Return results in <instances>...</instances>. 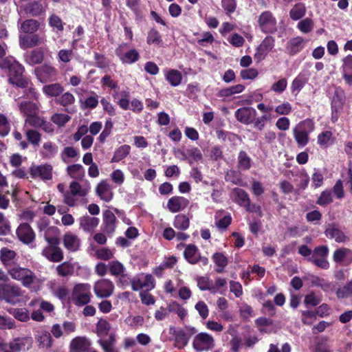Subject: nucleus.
Returning <instances> with one entry per match:
<instances>
[{"label":"nucleus","mask_w":352,"mask_h":352,"mask_svg":"<svg viewBox=\"0 0 352 352\" xmlns=\"http://www.w3.org/2000/svg\"><path fill=\"white\" fill-rule=\"evenodd\" d=\"M342 77L347 85L352 86V55L342 59Z\"/></svg>","instance_id":"a878e982"},{"label":"nucleus","mask_w":352,"mask_h":352,"mask_svg":"<svg viewBox=\"0 0 352 352\" xmlns=\"http://www.w3.org/2000/svg\"><path fill=\"white\" fill-rule=\"evenodd\" d=\"M275 45V39L272 36H267L256 49L254 55L256 63L263 60Z\"/></svg>","instance_id":"1a4fd4ad"},{"label":"nucleus","mask_w":352,"mask_h":352,"mask_svg":"<svg viewBox=\"0 0 352 352\" xmlns=\"http://www.w3.org/2000/svg\"><path fill=\"white\" fill-rule=\"evenodd\" d=\"M305 41L302 37L296 36L290 39L286 45V50L289 54L294 55L302 50Z\"/></svg>","instance_id":"2f4dec72"},{"label":"nucleus","mask_w":352,"mask_h":352,"mask_svg":"<svg viewBox=\"0 0 352 352\" xmlns=\"http://www.w3.org/2000/svg\"><path fill=\"white\" fill-rule=\"evenodd\" d=\"M317 142L321 147L329 146L333 142L332 133L329 131L322 132L318 135Z\"/></svg>","instance_id":"3c124183"},{"label":"nucleus","mask_w":352,"mask_h":352,"mask_svg":"<svg viewBox=\"0 0 352 352\" xmlns=\"http://www.w3.org/2000/svg\"><path fill=\"white\" fill-rule=\"evenodd\" d=\"M43 59V53L38 50L31 52L26 57L27 62L31 65L40 63Z\"/></svg>","instance_id":"052dcab7"},{"label":"nucleus","mask_w":352,"mask_h":352,"mask_svg":"<svg viewBox=\"0 0 352 352\" xmlns=\"http://www.w3.org/2000/svg\"><path fill=\"white\" fill-rule=\"evenodd\" d=\"M173 335L174 336L175 340L174 346L176 348L182 349L188 344L189 339L183 332V330H175L174 332L173 333Z\"/></svg>","instance_id":"79ce46f5"},{"label":"nucleus","mask_w":352,"mask_h":352,"mask_svg":"<svg viewBox=\"0 0 352 352\" xmlns=\"http://www.w3.org/2000/svg\"><path fill=\"white\" fill-rule=\"evenodd\" d=\"M232 196L241 206H246L249 203L248 195L243 189L235 188L232 191Z\"/></svg>","instance_id":"8fccbe9b"},{"label":"nucleus","mask_w":352,"mask_h":352,"mask_svg":"<svg viewBox=\"0 0 352 352\" xmlns=\"http://www.w3.org/2000/svg\"><path fill=\"white\" fill-rule=\"evenodd\" d=\"M33 338L31 336H23L14 338L8 343H0V349L3 352H21L32 348Z\"/></svg>","instance_id":"7ed1b4c3"},{"label":"nucleus","mask_w":352,"mask_h":352,"mask_svg":"<svg viewBox=\"0 0 352 352\" xmlns=\"http://www.w3.org/2000/svg\"><path fill=\"white\" fill-rule=\"evenodd\" d=\"M52 170L53 167L49 164L32 165L30 168V174L34 179L50 180L52 178Z\"/></svg>","instance_id":"6e6552de"},{"label":"nucleus","mask_w":352,"mask_h":352,"mask_svg":"<svg viewBox=\"0 0 352 352\" xmlns=\"http://www.w3.org/2000/svg\"><path fill=\"white\" fill-rule=\"evenodd\" d=\"M234 116L236 119L243 124H253L256 116V111L250 107H243L238 109Z\"/></svg>","instance_id":"ddd939ff"},{"label":"nucleus","mask_w":352,"mask_h":352,"mask_svg":"<svg viewBox=\"0 0 352 352\" xmlns=\"http://www.w3.org/2000/svg\"><path fill=\"white\" fill-rule=\"evenodd\" d=\"M258 23L264 33H273L277 30L276 19L270 11H265L259 15Z\"/></svg>","instance_id":"0eeeda50"},{"label":"nucleus","mask_w":352,"mask_h":352,"mask_svg":"<svg viewBox=\"0 0 352 352\" xmlns=\"http://www.w3.org/2000/svg\"><path fill=\"white\" fill-rule=\"evenodd\" d=\"M258 330L262 333H272L276 331L272 320L265 317H261L255 320Z\"/></svg>","instance_id":"cd10ccee"},{"label":"nucleus","mask_w":352,"mask_h":352,"mask_svg":"<svg viewBox=\"0 0 352 352\" xmlns=\"http://www.w3.org/2000/svg\"><path fill=\"white\" fill-rule=\"evenodd\" d=\"M245 90V86L238 84L227 88L222 89L219 92V96L222 98L230 97L234 94H241Z\"/></svg>","instance_id":"c03bdc74"},{"label":"nucleus","mask_w":352,"mask_h":352,"mask_svg":"<svg viewBox=\"0 0 352 352\" xmlns=\"http://www.w3.org/2000/svg\"><path fill=\"white\" fill-rule=\"evenodd\" d=\"M239 165L243 170H248L251 167V159L244 151H241L239 154Z\"/></svg>","instance_id":"338daca9"},{"label":"nucleus","mask_w":352,"mask_h":352,"mask_svg":"<svg viewBox=\"0 0 352 352\" xmlns=\"http://www.w3.org/2000/svg\"><path fill=\"white\" fill-rule=\"evenodd\" d=\"M314 27V22L311 18H305L297 24V28L303 34L311 32Z\"/></svg>","instance_id":"603ef678"},{"label":"nucleus","mask_w":352,"mask_h":352,"mask_svg":"<svg viewBox=\"0 0 352 352\" xmlns=\"http://www.w3.org/2000/svg\"><path fill=\"white\" fill-rule=\"evenodd\" d=\"M35 339L41 349H50L52 345V339L50 333L47 331H38Z\"/></svg>","instance_id":"e433bc0d"},{"label":"nucleus","mask_w":352,"mask_h":352,"mask_svg":"<svg viewBox=\"0 0 352 352\" xmlns=\"http://www.w3.org/2000/svg\"><path fill=\"white\" fill-rule=\"evenodd\" d=\"M70 119V116L65 113H55L51 117V120L60 127L63 126Z\"/></svg>","instance_id":"0e129e2a"},{"label":"nucleus","mask_w":352,"mask_h":352,"mask_svg":"<svg viewBox=\"0 0 352 352\" xmlns=\"http://www.w3.org/2000/svg\"><path fill=\"white\" fill-rule=\"evenodd\" d=\"M0 298L12 304L25 301V298L21 294L19 287H0Z\"/></svg>","instance_id":"9b49d317"},{"label":"nucleus","mask_w":352,"mask_h":352,"mask_svg":"<svg viewBox=\"0 0 352 352\" xmlns=\"http://www.w3.org/2000/svg\"><path fill=\"white\" fill-rule=\"evenodd\" d=\"M344 93L341 89H336L331 101V109L339 113L344 103Z\"/></svg>","instance_id":"c9c22d12"},{"label":"nucleus","mask_w":352,"mask_h":352,"mask_svg":"<svg viewBox=\"0 0 352 352\" xmlns=\"http://www.w3.org/2000/svg\"><path fill=\"white\" fill-rule=\"evenodd\" d=\"M58 152V146L54 142L47 141L43 143L41 151V156L43 159H52L54 157Z\"/></svg>","instance_id":"c756f323"},{"label":"nucleus","mask_w":352,"mask_h":352,"mask_svg":"<svg viewBox=\"0 0 352 352\" xmlns=\"http://www.w3.org/2000/svg\"><path fill=\"white\" fill-rule=\"evenodd\" d=\"M314 122L306 119L298 123L293 129L294 138L298 147L305 146L309 141V135L314 131Z\"/></svg>","instance_id":"f03ea898"},{"label":"nucleus","mask_w":352,"mask_h":352,"mask_svg":"<svg viewBox=\"0 0 352 352\" xmlns=\"http://www.w3.org/2000/svg\"><path fill=\"white\" fill-rule=\"evenodd\" d=\"M91 343L85 337H76L70 342L71 352H85L87 351Z\"/></svg>","instance_id":"b1692460"},{"label":"nucleus","mask_w":352,"mask_h":352,"mask_svg":"<svg viewBox=\"0 0 352 352\" xmlns=\"http://www.w3.org/2000/svg\"><path fill=\"white\" fill-rule=\"evenodd\" d=\"M215 344L214 338L208 333L201 332L194 337L192 348L197 352L211 350Z\"/></svg>","instance_id":"20e7f679"},{"label":"nucleus","mask_w":352,"mask_h":352,"mask_svg":"<svg viewBox=\"0 0 352 352\" xmlns=\"http://www.w3.org/2000/svg\"><path fill=\"white\" fill-rule=\"evenodd\" d=\"M99 223V219L88 215L79 219L80 228L87 232H92Z\"/></svg>","instance_id":"393cba45"},{"label":"nucleus","mask_w":352,"mask_h":352,"mask_svg":"<svg viewBox=\"0 0 352 352\" xmlns=\"http://www.w3.org/2000/svg\"><path fill=\"white\" fill-rule=\"evenodd\" d=\"M74 300L78 306L87 305L90 301L89 293L75 289L74 292Z\"/></svg>","instance_id":"de8ad7c7"},{"label":"nucleus","mask_w":352,"mask_h":352,"mask_svg":"<svg viewBox=\"0 0 352 352\" xmlns=\"http://www.w3.org/2000/svg\"><path fill=\"white\" fill-rule=\"evenodd\" d=\"M109 268L111 273L113 275L118 276L122 275V278H126V275L124 274L125 268L124 265L119 261H114L109 263Z\"/></svg>","instance_id":"6e6d98bb"},{"label":"nucleus","mask_w":352,"mask_h":352,"mask_svg":"<svg viewBox=\"0 0 352 352\" xmlns=\"http://www.w3.org/2000/svg\"><path fill=\"white\" fill-rule=\"evenodd\" d=\"M126 44H122L116 50V54L120 58L123 64H132L136 62L139 58L140 54L135 49H131L125 51L124 48Z\"/></svg>","instance_id":"f8f14e48"},{"label":"nucleus","mask_w":352,"mask_h":352,"mask_svg":"<svg viewBox=\"0 0 352 352\" xmlns=\"http://www.w3.org/2000/svg\"><path fill=\"white\" fill-rule=\"evenodd\" d=\"M48 21L49 25L54 30L57 32L63 30V23L58 16L54 14H51L49 17Z\"/></svg>","instance_id":"bf43d9fd"},{"label":"nucleus","mask_w":352,"mask_h":352,"mask_svg":"<svg viewBox=\"0 0 352 352\" xmlns=\"http://www.w3.org/2000/svg\"><path fill=\"white\" fill-rule=\"evenodd\" d=\"M14 251L8 248H2L0 251V260L4 265H9L16 257Z\"/></svg>","instance_id":"864d4df0"},{"label":"nucleus","mask_w":352,"mask_h":352,"mask_svg":"<svg viewBox=\"0 0 352 352\" xmlns=\"http://www.w3.org/2000/svg\"><path fill=\"white\" fill-rule=\"evenodd\" d=\"M188 204L189 201L186 198L181 196H174L168 199L166 208L170 212L175 213L184 210Z\"/></svg>","instance_id":"6ab92c4d"},{"label":"nucleus","mask_w":352,"mask_h":352,"mask_svg":"<svg viewBox=\"0 0 352 352\" xmlns=\"http://www.w3.org/2000/svg\"><path fill=\"white\" fill-rule=\"evenodd\" d=\"M310 283H311L313 286H320L322 285L321 280L318 277L309 275L302 280L299 277L295 276L291 281V286H302L303 284L309 285Z\"/></svg>","instance_id":"473e14b6"},{"label":"nucleus","mask_w":352,"mask_h":352,"mask_svg":"<svg viewBox=\"0 0 352 352\" xmlns=\"http://www.w3.org/2000/svg\"><path fill=\"white\" fill-rule=\"evenodd\" d=\"M71 193L73 195H77L79 197L85 196L90 190V185L88 183L84 185L80 184L76 182H72L69 186Z\"/></svg>","instance_id":"58836bf2"},{"label":"nucleus","mask_w":352,"mask_h":352,"mask_svg":"<svg viewBox=\"0 0 352 352\" xmlns=\"http://www.w3.org/2000/svg\"><path fill=\"white\" fill-rule=\"evenodd\" d=\"M173 225L177 230H186L189 228L190 219L186 215L179 214L175 217Z\"/></svg>","instance_id":"37998d69"},{"label":"nucleus","mask_w":352,"mask_h":352,"mask_svg":"<svg viewBox=\"0 0 352 352\" xmlns=\"http://www.w3.org/2000/svg\"><path fill=\"white\" fill-rule=\"evenodd\" d=\"M257 109L263 114L261 117L255 118L254 127L259 131H262L268 122L273 119L272 112L274 107L272 105H266L263 102L257 104Z\"/></svg>","instance_id":"423d86ee"},{"label":"nucleus","mask_w":352,"mask_h":352,"mask_svg":"<svg viewBox=\"0 0 352 352\" xmlns=\"http://www.w3.org/2000/svg\"><path fill=\"white\" fill-rule=\"evenodd\" d=\"M48 243V245L45 247L42 254L47 260L52 262H59L63 258V252L59 247H58V240L56 238H45Z\"/></svg>","instance_id":"39448f33"},{"label":"nucleus","mask_w":352,"mask_h":352,"mask_svg":"<svg viewBox=\"0 0 352 352\" xmlns=\"http://www.w3.org/2000/svg\"><path fill=\"white\" fill-rule=\"evenodd\" d=\"M184 256L186 260L191 264L201 262L203 265H206L208 263V259L205 256H201L198 248L192 244H189L186 247Z\"/></svg>","instance_id":"4468645a"},{"label":"nucleus","mask_w":352,"mask_h":352,"mask_svg":"<svg viewBox=\"0 0 352 352\" xmlns=\"http://www.w3.org/2000/svg\"><path fill=\"white\" fill-rule=\"evenodd\" d=\"M131 147L124 144L118 147L114 152L111 162H118L124 159L130 153Z\"/></svg>","instance_id":"a18cd8bd"},{"label":"nucleus","mask_w":352,"mask_h":352,"mask_svg":"<svg viewBox=\"0 0 352 352\" xmlns=\"http://www.w3.org/2000/svg\"><path fill=\"white\" fill-rule=\"evenodd\" d=\"M333 259L336 263L348 265L352 263V250L345 248L337 249L333 252Z\"/></svg>","instance_id":"aec40b11"},{"label":"nucleus","mask_w":352,"mask_h":352,"mask_svg":"<svg viewBox=\"0 0 352 352\" xmlns=\"http://www.w3.org/2000/svg\"><path fill=\"white\" fill-rule=\"evenodd\" d=\"M63 243L64 247L69 252L78 251L81 245L78 236L72 232H67L63 235Z\"/></svg>","instance_id":"a211bd4d"},{"label":"nucleus","mask_w":352,"mask_h":352,"mask_svg":"<svg viewBox=\"0 0 352 352\" xmlns=\"http://www.w3.org/2000/svg\"><path fill=\"white\" fill-rule=\"evenodd\" d=\"M202 160V154L200 150L193 147L187 150V160L190 164L199 162Z\"/></svg>","instance_id":"13d9d810"},{"label":"nucleus","mask_w":352,"mask_h":352,"mask_svg":"<svg viewBox=\"0 0 352 352\" xmlns=\"http://www.w3.org/2000/svg\"><path fill=\"white\" fill-rule=\"evenodd\" d=\"M96 256L98 258L102 260H109L114 256V252L107 248H102L96 251Z\"/></svg>","instance_id":"69168bd1"},{"label":"nucleus","mask_w":352,"mask_h":352,"mask_svg":"<svg viewBox=\"0 0 352 352\" xmlns=\"http://www.w3.org/2000/svg\"><path fill=\"white\" fill-rule=\"evenodd\" d=\"M9 312L12 314L16 319L21 321L25 322L29 319V313L28 310L25 308H12L9 309Z\"/></svg>","instance_id":"5fc2aeb1"},{"label":"nucleus","mask_w":352,"mask_h":352,"mask_svg":"<svg viewBox=\"0 0 352 352\" xmlns=\"http://www.w3.org/2000/svg\"><path fill=\"white\" fill-rule=\"evenodd\" d=\"M35 74L41 82L45 83L56 78L57 70L51 65H43L35 69Z\"/></svg>","instance_id":"2eb2a0df"},{"label":"nucleus","mask_w":352,"mask_h":352,"mask_svg":"<svg viewBox=\"0 0 352 352\" xmlns=\"http://www.w3.org/2000/svg\"><path fill=\"white\" fill-rule=\"evenodd\" d=\"M308 81V76L305 73L299 74L292 81L291 91L296 96Z\"/></svg>","instance_id":"f704fd0d"},{"label":"nucleus","mask_w":352,"mask_h":352,"mask_svg":"<svg viewBox=\"0 0 352 352\" xmlns=\"http://www.w3.org/2000/svg\"><path fill=\"white\" fill-rule=\"evenodd\" d=\"M16 236L24 244L31 243L35 239V233L31 226L26 223H21L16 230Z\"/></svg>","instance_id":"dca6fc26"},{"label":"nucleus","mask_w":352,"mask_h":352,"mask_svg":"<svg viewBox=\"0 0 352 352\" xmlns=\"http://www.w3.org/2000/svg\"><path fill=\"white\" fill-rule=\"evenodd\" d=\"M9 274L14 279L20 280L24 285L34 283L35 279L33 272L27 268L14 267L9 271Z\"/></svg>","instance_id":"9d476101"},{"label":"nucleus","mask_w":352,"mask_h":352,"mask_svg":"<svg viewBox=\"0 0 352 352\" xmlns=\"http://www.w3.org/2000/svg\"><path fill=\"white\" fill-rule=\"evenodd\" d=\"M42 90L47 97H56L63 91L64 89L60 84L54 83L45 85Z\"/></svg>","instance_id":"a19ab883"},{"label":"nucleus","mask_w":352,"mask_h":352,"mask_svg":"<svg viewBox=\"0 0 352 352\" xmlns=\"http://www.w3.org/2000/svg\"><path fill=\"white\" fill-rule=\"evenodd\" d=\"M212 261L216 265V271L221 272L228 265V258L221 252H217L212 255Z\"/></svg>","instance_id":"49530a36"},{"label":"nucleus","mask_w":352,"mask_h":352,"mask_svg":"<svg viewBox=\"0 0 352 352\" xmlns=\"http://www.w3.org/2000/svg\"><path fill=\"white\" fill-rule=\"evenodd\" d=\"M119 107L123 110H131L134 113H140L144 108L143 102L138 98H133L131 100H122L117 101Z\"/></svg>","instance_id":"412c9836"},{"label":"nucleus","mask_w":352,"mask_h":352,"mask_svg":"<svg viewBox=\"0 0 352 352\" xmlns=\"http://www.w3.org/2000/svg\"><path fill=\"white\" fill-rule=\"evenodd\" d=\"M67 171L69 175L75 179H80L84 176V169L80 164H74L68 166Z\"/></svg>","instance_id":"680f3d73"},{"label":"nucleus","mask_w":352,"mask_h":352,"mask_svg":"<svg viewBox=\"0 0 352 352\" xmlns=\"http://www.w3.org/2000/svg\"><path fill=\"white\" fill-rule=\"evenodd\" d=\"M45 41V36H41L37 34L19 36V45L22 49L32 47L34 46L43 43Z\"/></svg>","instance_id":"f3484780"},{"label":"nucleus","mask_w":352,"mask_h":352,"mask_svg":"<svg viewBox=\"0 0 352 352\" xmlns=\"http://www.w3.org/2000/svg\"><path fill=\"white\" fill-rule=\"evenodd\" d=\"M154 278L151 274H139L132 280V286H153Z\"/></svg>","instance_id":"4c0bfd02"},{"label":"nucleus","mask_w":352,"mask_h":352,"mask_svg":"<svg viewBox=\"0 0 352 352\" xmlns=\"http://www.w3.org/2000/svg\"><path fill=\"white\" fill-rule=\"evenodd\" d=\"M116 217L115 214L109 210L103 212V226L104 230L107 234H112L116 229Z\"/></svg>","instance_id":"c85d7f7f"},{"label":"nucleus","mask_w":352,"mask_h":352,"mask_svg":"<svg viewBox=\"0 0 352 352\" xmlns=\"http://www.w3.org/2000/svg\"><path fill=\"white\" fill-rule=\"evenodd\" d=\"M0 67L8 71V81L18 87L27 88L25 96L29 99L37 100L38 94L29 80L22 76L23 67L12 58H6L2 60Z\"/></svg>","instance_id":"f257e3e1"},{"label":"nucleus","mask_w":352,"mask_h":352,"mask_svg":"<svg viewBox=\"0 0 352 352\" xmlns=\"http://www.w3.org/2000/svg\"><path fill=\"white\" fill-rule=\"evenodd\" d=\"M19 110L25 116L38 114L39 107L36 102L24 100L19 102Z\"/></svg>","instance_id":"7c9ffc66"},{"label":"nucleus","mask_w":352,"mask_h":352,"mask_svg":"<svg viewBox=\"0 0 352 352\" xmlns=\"http://www.w3.org/2000/svg\"><path fill=\"white\" fill-rule=\"evenodd\" d=\"M165 79L173 86H179L182 80V75L180 72L174 69L164 70Z\"/></svg>","instance_id":"72a5a7b5"},{"label":"nucleus","mask_w":352,"mask_h":352,"mask_svg":"<svg viewBox=\"0 0 352 352\" xmlns=\"http://www.w3.org/2000/svg\"><path fill=\"white\" fill-rule=\"evenodd\" d=\"M47 5L41 1H32L23 7L25 13L32 16H38L45 14Z\"/></svg>","instance_id":"4be33fe9"},{"label":"nucleus","mask_w":352,"mask_h":352,"mask_svg":"<svg viewBox=\"0 0 352 352\" xmlns=\"http://www.w3.org/2000/svg\"><path fill=\"white\" fill-rule=\"evenodd\" d=\"M287 87V80L285 78H280L271 85V90L276 94H280L283 93Z\"/></svg>","instance_id":"e2e57ef3"},{"label":"nucleus","mask_w":352,"mask_h":352,"mask_svg":"<svg viewBox=\"0 0 352 352\" xmlns=\"http://www.w3.org/2000/svg\"><path fill=\"white\" fill-rule=\"evenodd\" d=\"M324 233L327 237L334 239L338 243H344L348 239L344 232L335 225H329Z\"/></svg>","instance_id":"bb28decb"},{"label":"nucleus","mask_w":352,"mask_h":352,"mask_svg":"<svg viewBox=\"0 0 352 352\" xmlns=\"http://www.w3.org/2000/svg\"><path fill=\"white\" fill-rule=\"evenodd\" d=\"M274 111L279 116H287L292 111V106L289 102H283L274 108Z\"/></svg>","instance_id":"4d7b16f0"},{"label":"nucleus","mask_w":352,"mask_h":352,"mask_svg":"<svg viewBox=\"0 0 352 352\" xmlns=\"http://www.w3.org/2000/svg\"><path fill=\"white\" fill-rule=\"evenodd\" d=\"M25 135L30 143L34 146L38 145L41 141V134L38 131L32 129H28L25 131Z\"/></svg>","instance_id":"774afa93"},{"label":"nucleus","mask_w":352,"mask_h":352,"mask_svg":"<svg viewBox=\"0 0 352 352\" xmlns=\"http://www.w3.org/2000/svg\"><path fill=\"white\" fill-rule=\"evenodd\" d=\"M96 192L100 198L106 202H109L113 199L112 187L107 181H102L98 184Z\"/></svg>","instance_id":"5701e85b"},{"label":"nucleus","mask_w":352,"mask_h":352,"mask_svg":"<svg viewBox=\"0 0 352 352\" xmlns=\"http://www.w3.org/2000/svg\"><path fill=\"white\" fill-rule=\"evenodd\" d=\"M306 13V8L305 4L296 3L290 10L289 16L294 21H297L305 16Z\"/></svg>","instance_id":"09e8293b"},{"label":"nucleus","mask_w":352,"mask_h":352,"mask_svg":"<svg viewBox=\"0 0 352 352\" xmlns=\"http://www.w3.org/2000/svg\"><path fill=\"white\" fill-rule=\"evenodd\" d=\"M40 27V23L35 19H27L23 21L19 27L20 30L25 34H34Z\"/></svg>","instance_id":"ea45409f"}]
</instances>
